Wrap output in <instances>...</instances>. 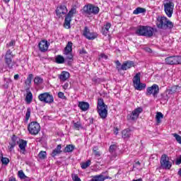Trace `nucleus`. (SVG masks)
<instances>
[{
    "label": "nucleus",
    "instance_id": "nucleus-32",
    "mask_svg": "<svg viewBox=\"0 0 181 181\" xmlns=\"http://www.w3.org/2000/svg\"><path fill=\"white\" fill-rule=\"evenodd\" d=\"M55 62L57 64H63L64 63V57L62 55H57L55 58Z\"/></svg>",
    "mask_w": 181,
    "mask_h": 181
},
{
    "label": "nucleus",
    "instance_id": "nucleus-14",
    "mask_svg": "<svg viewBox=\"0 0 181 181\" xmlns=\"http://www.w3.org/2000/svg\"><path fill=\"white\" fill-rule=\"evenodd\" d=\"M144 111L142 107H137L132 112V113L127 115V119H131L132 121H135V119H138V117H139V114Z\"/></svg>",
    "mask_w": 181,
    "mask_h": 181
},
{
    "label": "nucleus",
    "instance_id": "nucleus-46",
    "mask_svg": "<svg viewBox=\"0 0 181 181\" xmlns=\"http://www.w3.org/2000/svg\"><path fill=\"white\" fill-rule=\"evenodd\" d=\"M16 42L15 40H12L9 43L6 44V47H11L12 46H15Z\"/></svg>",
    "mask_w": 181,
    "mask_h": 181
},
{
    "label": "nucleus",
    "instance_id": "nucleus-34",
    "mask_svg": "<svg viewBox=\"0 0 181 181\" xmlns=\"http://www.w3.org/2000/svg\"><path fill=\"white\" fill-rule=\"evenodd\" d=\"M122 138H129L131 136V129H126L122 131Z\"/></svg>",
    "mask_w": 181,
    "mask_h": 181
},
{
    "label": "nucleus",
    "instance_id": "nucleus-28",
    "mask_svg": "<svg viewBox=\"0 0 181 181\" xmlns=\"http://www.w3.org/2000/svg\"><path fill=\"white\" fill-rule=\"evenodd\" d=\"M163 118V114L160 112H157L156 115V121L157 124H160L162 122V120Z\"/></svg>",
    "mask_w": 181,
    "mask_h": 181
},
{
    "label": "nucleus",
    "instance_id": "nucleus-36",
    "mask_svg": "<svg viewBox=\"0 0 181 181\" xmlns=\"http://www.w3.org/2000/svg\"><path fill=\"white\" fill-rule=\"evenodd\" d=\"M33 79V74H29L27 79L25 81V84H26V86H30V83H32Z\"/></svg>",
    "mask_w": 181,
    "mask_h": 181
},
{
    "label": "nucleus",
    "instance_id": "nucleus-57",
    "mask_svg": "<svg viewBox=\"0 0 181 181\" xmlns=\"http://www.w3.org/2000/svg\"><path fill=\"white\" fill-rule=\"evenodd\" d=\"M132 181H142V179L139 178V179H137V180H133Z\"/></svg>",
    "mask_w": 181,
    "mask_h": 181
},
{
    "label": "nucleus",
    "instance_id": "nucleus-9",
    "mask_svg": "<svg viewBox=\"0 0 181 181\" xmlns=\"http://www.w3.org/2000/svg\"><path fill=\"white\" fill-rule=\"evenodd\" d=\"M158 94L159 86L156 84H153L146 88V95H147V97H149V95H153L154 98H157Z\"/></svg>",
    "mask_w": 181,
    "mask_h": 181
},
{
    "label": "nucleus",
    "instance_id": "nucleus-17",
    "mask_svg": "<svg viewBox=\"0 0 181 181\" xmlns=\"http://www.w3.org/2000/svg\"><path fill=\"white\" fill-rule=\"evenodd\" d=\"M135 66V63L132 61H126L124 62H123V64H122V66L120 68L117 67V70L118 71H121V70L123 71H127L129 69H131V67H134Z\"/></svg>",
    "mask_w": 181,
    "mask_h": 181
},
{
    "label": "nucleus",
    "instance_id": "nucleus-4",
    "mask_svg": "<svg viewBox=\"0 0 181 181\" xmlns=\"http://www.w3.org/2000/svg\"><path fill=\"white\" fill-rule=\"evenodd\" d=\"M13 57H15V55H13L12 51L8 49L4 56V62L7 67L10 69H13V66L16 64V62L13 61Z\"/></svg>",
    "mask_w": 181,
    "mask_h": 181
},
{
    "label": "nucleus",
    "instance_id": "nucleus-2",
    "mask_svg": "<svg viewBox=\"0 0 181 181\" xmlns=\"http://www.w3.org/2000/svg\"><path fill=\"white\" fill-rule=\"evenodd\" d=\"M107 108L108 107L104 103V100L103 98L98 100L97 110L98 115L102 119H105L107 118V116L108 115Z\"/></svg>",
    "mask_w": 181,
    "mask_h": 181
},
{
    "label": "nucleus",
    "instance_id": "nucleus-43",
    "mask_svg": "<svg viewBox=\"0 0 181 181\" xmlns=\"http://www.w3.org/2000/svg\"><path fill=\"white\" fill-rule=\"evenodd\" d=\"M74 128L78 131L81 128V124L78 122L74 123Z\"/></svg>",
    "mask_w": 181,
    "mask_h": 181
},
{
    "label": "nucleus",
    "instance_id": "nucleus-56",
    "mask_svg": "<svg viewBox=\"0 0 181 181\" xmlns=\"http://www.w3.org/2000/svg\"><path fill=\"white\" fill-rule=\"evenodd\" d=\"M8 181H16V178H14V177L10 178V179L8 180Z\"/></svg>",
    "mask_w": 181,
    "mask_h": 181
},
{
    "label": "nucleus",
    "instance_id": "nucleus-8",
    "mask_svg": "<svg viewBox=\"0 0 181 181\" xmlns=\"http://www.w3.org/2000/svg\"><path fill=\"white\" fill-rule=\"evenodd\" d=\"M28 130L31 135H37L40 132V124L37 122H31L28 125Z\"/></svg>",
    "mask_w": 181,
    "mask_h": 181
},
{
    "label": "nucleus",
    "instance_id": "nucleus-30",
    "mask_svg": "<svg viewBox=\"0 0 181 181\" xmlns=\"http://www.w3.org/2000/svg\"><path fill=\"white\" fill-rule=\"evenodd\" d=\"M33 100V95L32 94V92H28L25 96V101L27 104H30Z\"/></svg>",
    "mask_w": 181,
    "mask_h": 181
},
{
    "label": "nucleus",
    "instance_id": "nucleus-1",
    "mask_svg": "<svg viewBox=\"0 0 181 181\" xmlns=\"http://www.w3.org/2000/svg\"><path fill=\"white\" fill-rule=\"evenodd\" d=\"M156 26L158 29L167 30V29H173V23L166 17H158Z\"/></svg>",
    "mask_w": 181,
    "mask_h": 181
},
{
    "label": "nucleus",
    "instance_id": "nucleus-24",
    "mask_svg": "<svg viewBox=\"0 0 181 181\" xmlns=\"http://www.w3.org/2000/svg\"><path fill=\"white\" fill-rule=\"evenodd\" d=\"M73 52V42H68L66 47L64 48V53L69 54Z\"/></svg>",
    "mask_w": 181,
    "mask_h": 181
},
{
    "label": "nucleus",
    "instance_id": "nucleus-35",
    "mask_svg": "<svg viewBox=\"0 0 181 181\" xmlns=\"http://www.w3.org/2000/svg\"><path fill=\"white\" fill-rule=\"evenodd\" d=\"M43 83V78H42L40 76H35L34 78V84L36 86H40V84H42Z\"/></svg>",
    "mask_w": 181,
    "mask_h": 181
},
{
    "label": "nucleus",
    "instance_id": "nucleus-18",
    "mask_svg": "<svg viewBox=\"0 0 181 181\" xmlns=\"http://www.w3.org/2000/svg\"><path fill=\"white\" fill-rule=\"evenodd\" d=\"M38 47L40 52H47V49H49V43L47 42V41L42 40L38 44Z\"/></svg>",
    "mask_w": 181,
    "mask_h": 181
},
{
    "label": "nucleus",
    "instance_id": "nucleus-49",
    "mask_svg": "<svg viewBox=\"0 0 181 181\" xmlns=\"http://www.w3.org/2000/svg\"><path fill=\"white\" fill-rule=\"evenodd\" d=\"M58 97L59 98H62V100H66V96L64 95V93L63 92H59Z\"/></svg>",
    "mask_w": 181,
    "mask_h": 181
},
{
    "label": "nucleus",
    "instance_id": "nucleus-55",
    "mask_svg": "<svg viewBox=\"0 0 181 181\" xmlns=\"http://www.w3.org/2000/svg\"><path fill=\"white\" fill-rule=\"evenodd\" d=\"M18 78H19V74H16L14 76V80H18Z\"/></svg>",
    "mask_w": 181,
    "mask_h": 181
},
{
    "label": "nucleus",
    "instance_id": "nucleus-12",
    "mask_svg": "<svg viewBox=\"0 0 181 181\" xmlns=\"http://www.w3.org/2000/svg\"><path fill=\"white\" fill-rule=\"evenodd\" d=\"M76 13V8H71L65 17L64 26L66 29H70V22H71V18Z\"/></svg>",
    "mask_w": 181,
    "mask_h": 181
},
{
    "label": "nucleus",
    "instance_id": "nucleus-62",
    "mask_svg": "<svg viewBox=\"0 0 181 181\" xmlns=\"http://www.w3.org/2000/svg\"><path fill=\"white\" fill-rule=\"evenodd\" d=\"M64 88H66V85H64Z\"/></svg>",
    "mask_w": 181,
    "mask_h": 181
},
{
    "label": "nucleus",
    "instance_id": "nucleus-22",
    "mask_svg": "<svg viewBox=\"0 0 181 181\" xmlns=\"http://www.w3.org/2000/svg\"><path fill=\"white\" fill-rule=\"evenodd\" d=\"M69 78H70V73L67 71H64L59 75V79L61 80V81H66Z\"/></svg>",
    "mask_w": 181,
    "mask_h": 181
},
{
    "label": "nucleus",
    "instance_id": "nucleus-47",
    "mask_svg": "<svg viewBox=\"0 0 181 181\" xmlns=\"http://www.w3.org/2000/svg\"><path fill=\"white\" fill-rule=\"evenodd\" d=\"M64 54H66V59H68V60H73V54L71 52H69L68 54L64 52Z\"/></svg>",
    "mask_w": 181,
    "mask_h": 181
},
{
    "label": "nucleus",
    "instance_id": "nucleus-48",
    "mask_svg": "<svg viewBox=\"0 0 181 181\" xmlns=\"http://www.w3.org/2000/svg\"><path fill=\"white\" fill-rule=\"evenodd\" d=\"M25 173H23V170H19L18 171V177H20V179H24L25 177Z\"/></svg>",
    "mask_w": 181,
    "mask_h": 181
},
{
    "label": "nucleus",
    "instance_id": "nucleus-50",
    "mask_svg": "<svg viewBox=\"0 0 181 181\" xmlns=\"http://www.w3.org/2000/svg\"><path fill=\"white\" fill-rule=\"evenodd\" d=\"M93 153H94V155H95L96 156H98V157H100V151H97V150H95L94 148H93Z\"/></svg>",
    "mask_w": 181,
    "mask_h": 181
},
{
    "label": "nucleus",
    "instance_id": "nucleus-54",
    "mask_svg": "<svg viewBox=\"0 0 181 181\" xmlns=\"http://www.w3.org/2000/svg\"><path fill=\"white\" fill-rule=\"evenodd\" d=\"M23 180H25V181H30V178L28 176H25L24 178H23Z\"/></svg>",
    "mask_w": 181,
    "mask_h": 181
},
{
    "label": "nucleus",
    "instance_id": "nucleus-26",
    "mask_svg": "<svg viewBox=\"0 0 181 181\" xmlns=\"http://www.w3.org/2000/svg\"><path fill=\"white\" fill-rule=\"evenodd\" d=\"M146 12V8L142 7H137L134 11V15H139V13H145Z\"/></svg>",
    "mask_w": 181,
    "mask_h": 181
},
{
    "label": "nucleus",
    "instance_id": "nucleus-31",
    "mask_svg": "<svg viewBox=\"0 0 181 181\" xmlns=\"http://www.w3.org/2000/svg\"><path fill=\"white\" fill-rule=\"evenodd\" d=\"M74 151V146L71 144L66 145V146L64 149V153L73 152Z\"/></svg>",
    "mask_w": 181,
    "mask_h": 181
},
{
    "label": "nucleus",
    "instance_id": "nucleus-51",
    "mask_svg": "<svg viewBox=\"0 0 181 181\" xmlns=\"http://www.w3.org/2000/svg\"><path fill=\"white\" fill-rule=\"evenodd\" d=\"M144 50L147 52V53H152V49L149 47H146Z\"/></svg>",
    "mask_w": 181,
    "mask_h": 181
},
{
    "label": "nucleus",
    "instance_id": "nucleus-53",
    "mask_svg": "<svg viewBox=\"0 0 181 181\" xmlns=\"http://www.w3.org/2000/svg\"><path fill=\"white\" fill-rule=\"evenodd\" d=\"M116 65H117V69H119V66H121V62L119 61H116Z\"/></svg>",
    "mask_w": 181,
    "mask_h": 181
},
{
    "label": "nucleus",
    "instance_id": "nucleus-29",
    "mask_svg": "<svg viewBox=\"0 0 181 181\" xmlns=\"http://www.w3.org/2000/svg\"><path fill=\"white\" fill-rule=\"evenodd\" d=\"M178 88V86H173L170 89H167L166 92L168 93V94H175V93L177 92Z\"/></svg>",
    "mask_w": 181,
    "mask_h": 181
},
{
    "label": "nucleus",
    "instance_id": "nucleus-10",
    "mask_svg": "<svg viewBox=\"0 0 181 181\" xmlns=\"http://www.w3.org/2000/svg\"><path fill=\"white\" fill-rule=\"evenodd\" d=\"M165 64L170 66H176L181 64V56L168 57L165 59Z\"/></svg>",
    "mask_w": 181,
    "mask_h": 181
},
{
    "label": "nucleus",
    "instance_id": "nucleus-44",
    "mask_svg": "<svg viewBox=\"0 0 181 181\" xmlns=\"http://www.w3.org/2000/svg\"><path fill=\"white\" fill-rule=\"evenodd\" d=\"M78 52H79V54H81V56H86V54H87V51H86L84 48H81L78 49Z\"/></svg>",
    "mask_w": 181,
    "mask_h": 181
},
{
    "label": "nucleus",
    "instance_id": "nucleus-20",
    "mask_svg": "<svg viewBox=\"0 0 181 181\" xmlns=\"http://www.w3.org/2000/svg\"><path fill=\"white\" fill-rule=\"evenodd\" d=\"M16 141H18V137L15 135H13L11 137V141L9 142L10 146H8L9 151H12L15 146H16Z\"/></svg>",
    "mask_w": 181,
    "mask_h": 181
},
{
    "label": "nucleus",
    "instance_id": "nucleus-41",
    "mask_svg": "<svg viewBox=\"0 0 181 181\" xmlns=\"http://www.w3.org/2000/svg\"><path fill=\"white\" fill-rule=\"evenodd\" d=\"M173 136L175 138L177 142L181 145V136L177 134H173Z\"/></svg>",
    "mask_w": 181,
    "mask_h": 181
},
{
    "label": "nucleus",
    "instance_id": "nucleus-42",
    "mask_svg": "<svg viewBox=\"0 0 181 181\" xmlns=\"http://www.w3.org/2000/svg\"><path fill=\"white\" fill-rule=\"evenodd\" d=\"M71 177L73 181H81V179L78 177V175L77 174H72Z\"/></svg>",
    "mask_w": 181,
    "mask_h": 181
},
{
    "label": "nucleus",
    "instance_id": "nucleus-6",
    "mask_svg": "<svg viewBox=\"0 0 181 181\" xmlns=\"http://www.w3.org/2000/svg\"><path fill=\"white\" fill-rule=\"evenodd\" d=\"M133 84L136 90L142 91L146 87V84L141 83V73H137L133 78Z\"/></svg>",
    "mask_w": 181,
    "mask_h": 181
},
{
    "label": "nucleus",
    "instance_id": "nucleus-13",
    "mask_svg": "<svg viewBox=\"0 0 181 181\" xmlns=\"http://www.w3.org/2000/svg\"><path fill=\"white\" fill-rule=\"evenodd\" d=\"M160 165L163 169H170L172 168V163L169 161V158L166 154H163L161 156Z\"/></svg>",
    "mask_w": 181,
    "mask_h": 181
},
{
    "label": "nucleus",
    "instance_id": "nucleus-61",
    "mask_svg": "<svg viewBox=\"0 0 181 181\" xmlns=\"http://www.w3.org/2000/svg\"><path fill=\"white\" fill-rule=\"evenodd\" d=\"M47 181H53V180H52V179H49V180H47Z\"/></svg>",
    "mask_w": 181,
    "mask_h": 181
},
{
    "label": "nucleus",
    "instance_id": "nucleus-58",
    "mask_svg": "<svg viewBox=\"0 0 181 181\" xmlns=\"http://www.w3.org/2000/svg\"><path fill=\"white\" fill-rule=\"evenodd\" d=\"M4 1V2H5L6 4H8V2H9V1H11V0H3Z\"/></svg>",
    "mask_w": 181,
    "mask_h": 181
},
{
    "label": "nucleus",
    "instance_id": "nucleus-37",
    "mask_svg": "<svg viewBox=\"0 0 181 181\" xmlns=\"http://www.w3.org/2000/svg\"><path fill=\"white\" fill-rule=\"evenodd\" d=\"M90 165H91V160H88L86 162L83 163L81 164V168L82 169H87V168H88V166H90Z\"/></svg>",
    "mask_w": 181,
    "mask_h": 181
},
{
    "label": "nucleus",
    "instance_id": "nucleus-5",
    "mask_svg": "<svg viewBox=\"0 0 181 181\" xmlns=\"http://www.w3.org/2000/svg\"><path fill=\"white\" fill-rule=\"evenodd\" d=\"M83 10L86 15H98L100 13V8L91 4L83 6Z\"/></svg>",
    "mask_w": 181,
    "mask_h": 181
},
{
    "label": "nucleus",
    "instance_id": "nucleus-45",
    "mask_svg": "<svg viewBox=\"0 0 181 181\" xmlns=\"http://www.w3.org/2000/svg\"><path fill=\"white\" fill-rule=\"evenodd\" d=\"M107 59H108V56L105 54H100L99 56V60H107Z\"/></svg>",
    "mask_w": 181,
    "mask_h": 181
},
{
    "label": "nucleus",
    "instance_id": "nucleus-23",
    "mask_svg": "<svg viewBox=\"0 0 181 181\" xmlns=\"http://www.w3.org/2000/svg\"><path fill=\"white\" fill-rule=\"evenodd\" d=\"M62 153V144H59L57 148H55L52 152V158L57 156V155H60Z\"/></svg>",
    "mask_w": 181,
    "mask_h": 181
},
{
    "label": "nucleus",
    "instance_id": "nucleus-60",
    "mask_svg": "<svg viewBox=\"0 0 181 181\" xmlns=\"http://www.w3.org/2000/svg\"><path fill=\"white\" fill-rule=\"evenodd\" d=\"M3 154L0 153V159L2 158Z\"/></svg>",
    "mask_w": 181,
    "mask_h": 181
},
{
    "label": "nucleus",
    "instance_id": "nucleus-40",
    "mask_svg": "<svg viewBox=\"0 0 181 181\" xmlns=\"http://www.w3.org/2000/svg\"><path fill=\"white\" fill-rule=\"evenodd\" d=\"M1 163H3V165H8V163H9V158H5L4 157V156H2L1 158Z\"/></svg>",
    "mask_w": 181,
    "mask_h": 181
},
{
    "label": "nucleus",
    "instance_id": "nucleus-16",
    "mask_svg": "<svg viewBox=\"0 0 181 181\" xmlns=\"http://www.w3.org/2000/svg\"><path fill=\"white\" fill-rule=\"evenodd\" d=\"M83 35L88 40H94V39L97 38V33L90 32V29L88 27H85Z\"/></svg>",
    "mask_w": 181,
    "mask_h": 181
},
{
    "label": "nucleus",
    "instance_id": "nucleus-27",
    "mask_svg": "<svg viewBox=\"0 0 181 181\" xmlns=\"http://www.w3.org/2000/svg\"><path fill=\"white\" fill-rule=\"evenodd\" d=\"M110 28H111V23H107L103 28V35L107 36V35H108V32H110Z\"/></svg>",
    "mask_w": 181,
    "mask_h": 181
},
{
    "label": "nucleus",
    "instance_id": "nucleus-38",
    "mask_svg": "<svg viewBox=\"0 0 181 181\" xmlns=\"http://www.w3.org/2000/svg\"><path fill=\"white\" fill-rule=\"evenodd\" d=\"M181 164V155L178 156L175 160V165H180ZM179 176H181V168L178 171Z\"/></svg>",
    "mask_w": 181,
    "mask_h": 181
},
{
    "label": "nucleus",
    "instance_id": "nucleus-33",
    "mask_svg": "<svg viewBox=\"0 0 181 181\" xmlns=\"http://www.w3.org/2000/svg\"><path fill=\"white\" fill-rule=\"evenodd\" d=\"M30 112H32V110H30V107L27 108V111L25 113V117L24 119V122L25 124H28L29 121V118H30Z\"/></svg>",
    "mask_w": 181,
    "mask_h": 181
},
{
    "label": "nucleus",
    "instance_id": "nucleus-39",
    "mask_svg": "<svg viewBox=\"0 0 181 181\" xmlns=\"http://www.w3.org/2000/svg\"><path fill=\"white\" fill-rule=\"evenodd\" d=\"M47 155V153H46V151H40L38 154V157L40 158V159H46Z\"/></svg>",
    "mask_w": 181,
    "mask_h": 181
},
{
    "label": "nucleus",
    "instance_id": "nucleus-52",
    "mask_svg": "<svg viewBox=\"0 0 181 181\" xmlns=\"http://www.w3.org/2000/svg\"><path fill=\"white\" fill-rule=\"evenodd\" d=\"M118 131H119L118 128H117V127L114 128V134H115V135H118Z\"/></svg>",
    "mask_w": 181,
    "mask_h": 181
},
{
    "label": "nucleus",
    "instance_id": "nucleus-59",
    "mask_svg": "<svg viewBox=\"0 0 181 181\" xmlns=\"http://www.w3.org/2000/svg\"><path fill=\"white\" fill-rule=\"evenodd\" d=\"M136 165H141V163L139 162V161H137L136 163Z\"/></svg>",
    "mask_w": 181,
    "mask_h": 181
},
{
    "label": "nucleus",
    "instance_id": "nucleus-21",
    "mask_svg": "<svg viewBox=\"0 0 181 181\" xmlns=\"http://www.w3.org/2000/svg\"><path fill=\"white\" fill-rule=\"evenodd\" d=\"M78 106L82 111H87L90 108V104L87 102H79Z\"/></svg>",
    "mask_w": 181,
    "mask_h": 181
},
{
    "label": "nucleus",
    "instance_id": "nucleus-15",
    "mask_svg": "<svg viewBox=\"0 0 181 181\" xmlns=\"http://www.w3.org/2000/svg\"><path fill=\"white\" fill-rule=\"evenodd\" d=\"M55 12L58 18H62L63 15H66L67 13V7H66V6L64 5L61 4L58 7H57Z\"/></svg>",
    "mask_w": 181,
    "mask_h": 181
},
{
    "label": "nucleus",
    "instance_id": "nucleus-25",
    "mask_svg": "<svg viewBox=\"0 0 181 181\" xmlns=\"http://www.w3.org/2000/svg\"><path fill=\"white\" fill-rule=\"evenodd\" d=\"M118 148V146L115 144H112L109 148V152L113 155V156H117V149Z\"/></svg>",
    "mask_w": 181,
    "mask_h": 181
},
{
    "label": "nucleus",
    "instance_id": "nucleus-3",
    "mask_svg": "<svg viewBox=\"0 0 181 181\" xmlns=\"http://www.w3.org/2000/svg\"><path fill=\"white\" fill-rule=\"evenodd\" d=\"M136 35L152 37L153 36V28L150 26L140 25L136 30Z\"/></svg>",
    "mask_w": 181,
    "mask_h": 181
},
{
    "label": "nucleus",
    "instance_id": "nucleus-19",
    "mask_svg": "<svg viewBox=\"0 0 181 181\" xmlns=\"http://www.w3.org/2000/svg\"><path fill=\"white\" fill-rule=\"evenodd\" d=\"M26 145H28V141L25 140H21V141L18 145L20 148V152L21 153H23V155H25L26 153Z\"/></svg>",
    "mask_w": 181,
    "mask_h": 181
},
{
    "label": "nucleus",
    "instance_id": "nucleus-11",
    "mask_svg": "<svg viewBox=\"0 0 181 181\" xmlns=\"http://www.w3.org/2000/svg\"><path fill=\"white\" fill-rule=\"evenodd\" d=\"M173 8H175V4L173 2H168L164 4V11L168 18H172L173 15Z\"/></svg>",
    "mask_w": 181,
    "mask_h": 181
},
{
    "label": "nucleus",
    "instance_id": "nucleus-7",
    "mask_svg": "<svg viewBox=\"0 0 181 181\" xmlns=\"http://www.w3.org/2000/svg\"><path fill=\"white\" fill-rule=\"evenodd\" d=\"M38 100H40L41 103H45V104H53V103H54V98H53V95L47 92L40 93L38 95Z\"/></svg>",
    "mask_w": 181,
    "mask_h": 181
}]
</instances>
